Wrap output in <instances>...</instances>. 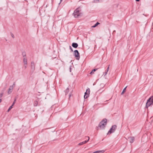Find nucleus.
I'll return each instance as SVG.
<instances>
[{
  "label": "nucleus",
  "mask_w": 153,
  "mask_h": 153,
  "mask_svg": "<svg viewBox=\"0 0 153 153\" xmlns=\"http://www.w3.org/2000/svg\"><path fill=\"white\" fill-rule=\"evenodd\" d=\"M107 123V119H103L99 124L98 127H97V130H98L99 128L101 129H104Z\"/></svg>",
  "instance_id": "f257e3e1"
},
{
  "label": "nucleus",
  "mask_w": 153,
  "mask_h": 153,
  "mask_svg": "<svg viewBox=\"0 0 153 153\" xmlns=\"http://www.w3.org/2000/svg\"><path fill=\"white\" fill-rule=\"evenodd\" d=\"M153 105V96H151L147 100L146 104V106L147 108L151 105Z\"/></svg>",
  "instance_id": "f03ea898"
},
{
  "label": "nucleus",
  "mask_w": 153,
  "mask_h": 153,
  "mask_svg": "<svg viewBox=\"0 0 153 153\" xmlns=\"http://www.w3.org/2000/svg\"><path fill=\"white\" fill-rule=\"evenodd\" d=\"M80 14L81 13H79V11L78 8L76 9L73 13V15L75 18L78 17L79 16H80Z\"/></svg>",
  "instance_id": "7ed1b4c3"
},
{
  "label": "nucleus",
  "mask_w": 153,
  "mask_h": 153,
  "mask_svg": "<svg viewBox=\"0 0 153 153\" xmlns=\"http://www.w3.org/2000/svg\"><path fill=\"white\" fill-rule=\"evenodd\" d=\"M117 126L116 125H114L112 126L108 132V134H111L114 132L117 128Z\"/></svg>",
  "instance_id": "20e7f679"
},
{
  "label": "nucleus",
  "mask_w": 153,
  "mask_h": 153,
  "mask_svg": "<svg viewBox=\"0 0 153 153\" xmlns=\"http://www.w3.org/2000/svg\"><path fill=\"white\" fill-rule=\"evenodd\" d=\"M74 55L77 60H79L80 56L79 53L77 50H75L74 52Z\"/></svg>",
  "instance_id": "39448f33"
},
{
  "label": "nucleus",
  "mask_w": 153,
  "mask_h": 153,
  "mask_svg": "<svg viewBox=\"0 0 153 153\" xmlns=\"http://www.w3.org/2000/svg\"><path fill=\"white\" fill-rule=\"evenodd\" d=\"M90 92V90L89 88H88L86 90V92L85 93V95L84 96V98L86 99L89 96Z\"/></svg>",
  "instance_id": "423d86ee"
},
{
  "label": "nucleus",
  "mask_w": 153,
  "mask_h": 153,
  "mask_svg": "<svg viewBox=\"0 0 153 153\" xmlns=\"http://www.w3.org/2000/svg\"><path fill=\"white\" fill-rule=\"evenodd\" d=\"M85 138H88V140H85V141H84L82 142H81V143H79V145H81L82 144H84L85 143H86L87 142H88L89 140L90 139V137H89L88 136H87V137H85Z\"/></svg>",
  "instance_id": "0eeeda50"
},
{
  "label": "nucleus",
  "mask_w": 153,
  "mask_h": 153,
  "mask_svg": "<svg viewBox=\"0 0 153 153\" xmlns=\"http://www.w3.org/2000/svg\"><path fill=\"white\" fill-rule=\"evenodd\" d=\"M31 68L32 70L33 71L35 70V65L33 62H32L31 63Z\"/></svg>",
  "instance_id": "6e6552de"
},
{
  "label": "nucleus",
  "mask_w": 153,
  "mask_h": 153,
  "mask_svg": "<svg viewBox=\"0 0 153 153\" xmlns=\"http://www.w3.org/2000/svg\"><path fill=\"white\" fill-rule=\"evenodd\" d=\"M129 139V141L130 143H132L134 142V137H131L128 138Z\"/></svg>",
  "instance_id": "1a4fd4ad"
},
{
  "label": "nucleus",
  "mask_w": 153,
  "mask_h": 153,
  "mask_svg": "<svg viewBox=\"0 0 153 153\" xmlns=\"http://www.w3.org/2000/svg\"><path fill=\"white\" fill-rule=\"evenodd\" d=\"M72 46L74 48H77L78 46V45L77 43H73L72 44Z\"/></svg>",
  "instance_id": "9d476101"
},
{
  "label": "nucleus",
  "mask_w": 153,
  "mask_h": 153,
  "mask_svg": "<svg viewBox=\"0 0 153 153\" xmlns=\"http://www.w3.org/2000/svg\"><path fill=\"white\" fill-rule=\"evenodd\" d=\"M23 62L25 65H27V59L25 58H24L23 59Z\"/></svg>",
  "instance_id": "9b49d317"
},
{
  "label": "nucleus",
  "mask_w": 153,
  "mask_h": 153,
  "mask_svg": "<svg viewBox=\"0 0 153 153\" xmlns=\"http://www.w3.org/2000/svg\"><path fill=\"white\" fill-rule=\"evenodd\" d=\"M109 66H110V65H108V67L107 68V70L105 71V72L104 76L106 75L107 74L108 72V71L109 70Z\"/></svg>",
  "instance_id": "f8f14e48"
},
{
  "label": "nucleus",
  "mask_w": 153,
  "mask_h": 153,
  "mask_svg": "<svg viewBox=\"0 0 153 153\" xmlns=\"http://www.w3.org/2000/svg\"><path fill=\"white\" fill-rule=\"evenodd\" d=\"M97 70V69H94L92 70V71L90 72V74H94V73L96 70Z\"/></svg>",
  "instance_id": "ddd939ff"
},
{
  "label": "nucleus",
  "mask_w": 153,
  "mask_h": 153,
  "mask_svg": "<svg viewBox=\"0 0 153 153\" xmlns=\"http://www.w3.org/2000/svg\"><path fill=\"white\" fill-rule=\"evenodd\" d=\"M95 153H103L104 152V151L103 150L101 151H97L95 152Z\"/></svg>",
  "instance_id": "4468645a"
},
{
  "label": "nucleus",
  "mask_w": 153,
  "mask_h": 153,
  "mask_svg": "<svg viewBox=\"0 0 153 153\" xmlns=\"http://www.w3.org/2000/svg\"><path fill=\"white\" fill-rule=\"evenodd\" d=\"M38 102L37 101H34L33 105L34 106H37L38 105Z\"/></svg>",
  "instance_id": "2eb2a0df"
},
{
  "label": "nucleus",
  "mask_w": 153,
  "mask_h": 153,
  "mask_svg": "<svg viewBox=\"0 0 153 153\" xmlns=\"http://www.w3.org/2000/svg\"><path fill=\"white\" fill-rule=\"evenodd\" d=\"M69 91V88H67L66 89V90L65 91V92L66 95L68 93Z\"/></svg>",
  "instance_id": "dca6fc26"
},
{
  "label": "nucleus",
  "mask_w": 153,
  "mask_h": 153,
  "mask_svg": "<svg viewBox=\"0 0 153 153\" xmlns=\"http://www.w3.org/2000/svg\"><path fill=\"white\" fill-rule=\"evenodd\" d=\"M12 91L11 90V89L9 88L8 91L7 92V93L8 94H10L12 92Z\"/></svg>",
  "instance_id": "f3484780"
},
{
  "label": "nucleus",
  "mask_w": 153,
  "mask_h": 153,
  "mask_svg": "<svg viewBox=\"0 0 153 153\" xmlns=\"http://www.w3.org/2000/svg\"><path fill=\"white\" fill-rule=\"evenodd\" d=\"M127 88V86L124 89H123L122 92L121 93V95H123V94L124 92L126 90V88Z\"/></svg>",
  "instance_id": "a211bd4d"
},
{
  "label": "nucleus",
  "mask_w": 153,
  "mask_h": 153,
  "mask_svg": "<svg viewBox=\"0 0 153 153\" xmlns=\"http://www.w3.org/2000/svg\"><path fill=\"white\" fill-rule=\"evenodd\" d=\"M99 24L100 23L99 22H97L92 27H96L97 26V25Z\"/></svg>",
  "instance_id": "6ab92c4d"
},
{
  "label": "nucleus",
  "mask_w": 153,
  "mask_h": 153,
  "mask_svg": "<svg viewBox=\"0 0 153 153\" xmlns=\"http://www.w3.org/2000/svg\"><path fill=\"white\" fill-rule=\"evenodd\" d=\"M22 55L23 56H26V53L25 52H23L22 53Z\"/></svg>",
  "instance_id": "aec40b11"
},
{
  "label": "nucleus",
  "mask_w": 153,
  "mask_h": 153,
  "mask_svg": "<svg viewBox=\"0 0 153 153\" xmlns=\"http://www.w3.org/2000/svg\"><path fill=\"white\" fill-rule=\"evenodd\" d=\"M13 108V106L12 105H11V106L9 108L8 110V111H7L8 112H9L11 109L12 108Z\"/></svg>",
  "instance_id": "412c9836"
},
{
  "label": "nucleus",
  "mask_w": 153,
  "mask_h": 153,
  "mask_svg": "<svg viewBox=\"0 0 153 153\" xmlns=\"http://www.w3.org/2000/svg\"><path fill=\"white\" fill-rule=\"evenodd\" d=\"M13 88H14V86L10 85V87L9 88H10V89H11V90L12 91L13 89Z\"/></svg>",
  "instance_id": "4be33fe9"
},
{
  "label": "nucleus",
  "mask_w": 153,
  "mask_h": 153,
  "mask_svg": "<svg viewBox=\"0 0 153 153\" xmlns=\"http://www.w3.org/2000/svg\"><path fill=\"white\" fill-rule=\"evenodd\" d=\"M4 94V92H3L1 93L0 94V97H2V96H3V94Z\"/></svg>",
  "instance_id": "5701e85b"
},
{
  "label": "nucleus",
  "mask_w": 153,
  "mask_h": 153,
  "mask_svg": "<svg viewBox=\"0 0 153 153\" xmlns=\"http://www.w3.org/2000/svg\"><path fill=\"white\" fill-rule=\"evenodd\" d=\"M16 101V99H15L13 102V104H12V105L13 106L14 105V104H15V102Z\"/></svg>",
  "instance_id": "b1692460"
},
{
  "label": "nucleus",
  "mask_w": 153,
  "mask_h": 153,
  "mask_svg": "<svg viewBox=\"0 0 153 153\" xmlns=\"http://www.w3.org/2000/svg\"><path fill=\"white\" fill-rule=\"evenodd\" d=\"M11 36L13 38H14V36L13 34L11 33Z\"/></svg>",
  "instance_id": "393cba45"
},
{
  "label": "nucleus",
  "mask_w": 153,
  "mask_h": 153,
  "mask_svg": "<svg viewBox=\"0 0 153 153\" xmlns=\"http://www.w3.org/2000/svg\"><path fill=\"white\" fill-rule=\"evenodd\" d=\"M71 94L70 93L69 95V98H70V97H71Z\"/></svg>",
  "instance_id": "a878e982"
},
{
  "label": "nucleus",
  "mask_w": 153,
  "mask_h": 153,
  "mask_svg": "<svg viewBox=\"0 0 153 153\" xmlns=\"http://www.w3.org/2000/svg\"><path fill=\"white\" fill-rule=\"evenodd\" d=\"M15 82H14V83L13 84V85H12V86H14V87L15 86Z\"/></svg>",
  "instance_id": "bb28decb"
},
{
  "label": "nucleus",
  "mask_w": 153,
  "mask_h": 153,
  "mask_svg": "<svg viewBox=\"0 0 153 153\" xmlns=\"http://www.w3.org/2000/svg\"><path fill=\"white\" fill-rule=\"evenodd\" d=\"M25 68H26L27 67V65H25Z\"/></svg>",
  "instance_id": "cd10ccee"
},
{
  "label": "nucleus",
  "mask_w": 153,
  "mask_h": 153,
  "mask_svg": "<svg viewBox=\"0 0 153 153\" xmlns=\"http://www.w3.org/2000/svg\"><path fill=\"white\" fill-rule=\"evenodd\" d=\"M62 0H60V3H59V4H60V3L62 1Z\"/></svg>",
  "instance_id": "c85d7f7f"
},
{
  "label": "nucleus",
  "mask_w": 153,
  "mask_h": 153,
  "mask_svg": "<svg viewBox=\"0 0 153 153\" xmlns=\"http://www.w3.org/2000/svg\"><path fill=\"white\" fill-rule=\"evenodd\" d=\"M2 100L1 99H0V103H1V102Z\"/></svg>",
  "instance_id": "c756f323"
},
{
  "label": "nucleus",
  "mask_w": 153,
  "mask_h": 153,
  "mask_svg": "<svg viewBox=\"0 0 153 153\" xmlns=\"http://www.w3.org/2000/svg\"><path fill=\"white\" fill-rule=\"evenodd\" d=\"M136 1H140V0H135Z\"/></svg>",
  "instance_id": "7c9ffc66"
},
{
  "label": "nucleus",
  "mask_w": 153,
  "mask_h": 153,
  "mask_svg": "<svg viewBox=\"0 0 153 153\" xmlns=\"http://www.w3.org/2000/svg\"><path fill=\"white\" fill-rule=\"evenodd\" d=\"M69 48H71V46H69Z\"/></svg>",
  "instance_id": "2f4dec72"
},
{
  "label": "nucleus",
  "mask_w": 153,
  "mask_h": 153,
  "mask_svg": "<svg viewBox=\"0 0 153 153\" xmlns=\"http://www.w3.org/2000/svg\"><path fill=\"white\" fill-rule=\"evenodd\" d=\"M93 153H95V152H93Z\"/></svg>",
  "instance_id": "473e14b6"
},
{
  "label": "nucleus",
  "mask_w": 153,
  "mask_h": 153,
  "mask_svg": "<svg viewBox=\"0 0 153 153\" xmlns=\"http://www.w3.org/2000/svg\"><path fill=\"white\" fill-rule=\"evenodd\" d=\"M70 49H71V50H72V48H70Z\"/></svg>",
  "instance_id": "72a5a7b5"
}]
</instances>
